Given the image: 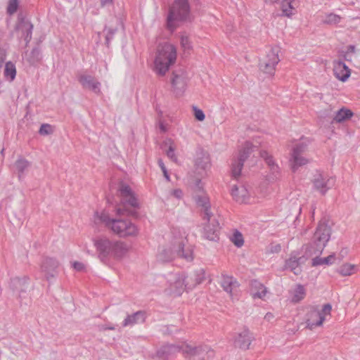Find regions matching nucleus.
I'll use <instances>...</instances> for the list:
<instances>
[{"label":"nucleus","mask_w":360,"mask_h":360,"mask_svg":"<svg viewBox=\"0 0 360 360\" xmlns=\"http://www.w3.org/2000/svg\"><path fill=\"white\" fill-rule=\"evenodd\" d=\"M180 45L184 54H190L193 49L192 41L190 37L186 34H182L180 37Z\"/></svg>","instance_id":"58836bf2"},{"label":"nucleus","mask_w":360,"mask_h":360,"mask_svg":"<svg viewBox=\"0 0 360 360\" xmlns=\"http://www.w3.org/2000/svg\"><path fill=\"white\" fill-rule=\"evenodd\" d=\"M341 17L337 14L330 13L325 15L322 22L326 25H336L340 22Z\"/></svg>","instance_id":"37998d69"},{"label":"nucleus","mask_w":360,"mask_h":360,"mask_svg":"<svg viewBox=\"0 0 360 360\" xmlns=\"http://www.w3.org/2000/svg\"><path fill=\"white\" fill-rule=\"evenodd\" d=\"M32 166L31 162L22 156H19L14 164L15 172L18 174L19 179L24 178L25 174Z\"/></svg>","instance_id":"bb28decb"},{"label":"nucleus","mask_w":360,"mask_h":360,"mask_svg":"<svg viewBox=\"0 0 360 360\" xmlns=\"http://www.w3.org/2000/svg\"><path fill=\"white\" fill-rule=\"evenodd\" d=\"M32 30L33 25L28 20L19 15L15 30L20 34V37L24 39L26 43L30 42L32 39Z\"/></svg>","instance_id":"2eb2a0df"},{"label":"nucleus","mask_w":360,"mask_h":360,"mask_svg":"<svg viewBox=\"0 0 360 360\" xmlns=\"http://www.w3.org/2000/svg\"><path fill=\"white\" fill-rule=\"evenodd\" d=\"M105 31L106 32V36H105L106 43L108 44L110 40L112 38V37L115 32V30H113L112 28H105Z\"/></svg>","instance_id":"09e8293b"},{"label":"nucleus","mask_w":360,"mask_h":360,"mask_svg":"<svg viewBox=\"0 0 360 360\" xmlns=\"http://www.w3.org/2000/svg\"><path fill=\"white\" fill-rule=\"evenodd\" d=\"M353 115L354 113L351 110L346 108H342L335 112L332 120V123H343L350 120Z\"/></svg>","instance_id":"2f4dec72"},{"label":"nucleus","mask_w":360,"mask_h":360,"mask_svg":"<svg viewBox=\"0 0 360 360\" xmlns=\"http://www.w3.org/2000/svg\"><path fill=\"white\" fill-rule=\"evenodd\" d=\"M93 242L98 257L102 262H105L110 257L121 259L129 251V246L124 242L112 240L105 236L98 237Z\"/></svg>","instance_id":"7ed1b4c3"},{"label":"nucleus","mask_w":360,"mask_h":360,"mask_svg":"<svg viewBox=\"0 0 360 360\" xmlns=\"http://www.w3.org/2000/svg\"><path fill=\"white\" fill-rule=\"evenodd\" d=\"M19 0H9L6 11L9 15L15 13L18 8Z\"/></svg>","instance_id":"a18cd8bd"},{"label":"nucleus","mask_w":360,"mask_h":360,"mask_svg":"<svg viewBox=\"0 0 360 360\" xmlns=\"http://www.w3.org/2000/svg\"><path fill=\"white\" fill-rule=\"evenodd\" d=\"M95 224H103L113 233L120 238L136 237L139 233L138 226L129 219H111L105 212H96L93 217Z\"/></svg>","instance_id":"f03ea898"},{"label":"nucleus","mask_w":360,"mask_h":360,"mask_svg":"<svg viewBox=\"0 0 360 360\" xmlns=\"http://www.w3.org/2000/svg\"><path fill=\"white\" fill-rule=\"evenodd\" d=\"M72 266L77 271H83L86 269L85 265L79 262H74Z\"/></svg>","instance_id":"8fccbe9b"},{"label":"nucleus","mask_w":360,"mask_h":360,"mask_svg":"<svg viewBox=\"0 0 360 360\" xmlns=\"http://www.w3.org/2000/svg\"><path fill=\"white\" fill-rule=\"evenodd\" d=\"M53 131L52 127L49 124H43L39 129V134L41 135H49Z\"/></svg>","instance_id":"49530a36"},{"label":"nucleus","mask_w":360,"mask_h":360,"mask_svg":"<svg viewBox=\"0 0 360 360\" xmlns=\"http://www.w3.org/2000/svg\"><path fill=\"white\" fill-rule=\"evenodd\" d=\"M221 287L226 292L233 297L235 292L237 290L238 284L236 280L233 277L224 276L222 278Z\"/></svg>","instance_id":"7c9ffc66"},{"label":"nucleus","mask_w":360,"mask_h":360,"mask_svg":"<svg viewBox=\"0 0 360 360\" xmlns=\"http://www.w3.org/2000/svg\"><path fill=\"white\" fill-rule=\"evenodd\" d=\"M195 202L202 209L203 219L210 221L211 212H210V204L207 198L204 195H198L195 198Z\"/></svg>","instance_id":"473e14b6"},{"label":"nucleus","mask_w":360,"mask_h":360,"mask_svg":"<svg viewBox=\"0 0 360 360\" xmlns=\"http://www.w3.org/2000/svg\"><path fill=\"white\" fill-rule=\"evenodd\" d=\"M233 199L239 203L251 202L252 194L245 185H235L231 189Z\"/></svg>","instance_id":"a211bd4d"},{"label":"nucleus","mask_w":360,"mask_h":360,"mask_svg":"<svg viewBox=\"0 0 360 360\" xmlns=\"http://www.w3.org/2000/svg\"><path fill=\"white\" fill-rule=\"evenodd\" d=\"M16 73L17 72L15 64L10 61L7 62L5 64L4 70V79L8 82H11L15 79Z\"/></svg>","instance_id":"f704fd0d"},{"label":"nucleus","mask_w":360,"mask_h":360,"mask_svg":"<svg viewBox=\"0 0 360 360\" xmlns=\"http://www.w3.org/2000/svg\"><path fill=\"white\" fill-rule=\"evenodd\" d=\"M195 118L198 121H203L205 118V115L203 111L197 107H193Z\"/></svg>","instance_id":"de8ad7c7"},{"label":"nucleus","mask_w":360,"mask_h":360,"mask_svg":"<svg viewBox=\"0 0 360 360\" xmlns=\"http://www.w3.org/2000/svg\"><path fill=\"white\" fill-rule=\"evenodd\" d=\"M306 259L304 257L299 256L297 254L292 253L289 259L285 261V269H289L295 275H299L301 271L300 264L304 263Z\"/></svg>","instance_id":"5701e85b"},{"label":"nucleus","mask_w":360,"mask_h":360,"mask_svg":"<svg viewBox=\"0 0 360 360\" xmlns=\"http://www.w3.org/2000/svg\"><path fill=\"white\" fill-rule=\"evenodd\" d=\"M58 266L59 262L54 258L47 257L43 260L41 269L47 280L54 277Z\"/></svg>","instance_id":"b1692460"},{"label":"nucleus","mask_w":360,"mask_h":360,"mask_svg":"<svg viewBox=\"0 0 360 360\" xmlns=\"http://www.w3.org/2000/svg\"><path fill=\"white\" fill-rule=\"evenodd\" d=\"M165 146H168V150L166 151L167 157L173 162L177 161V158L174 153L176 146L172 140L168 139L165 142Z\"/></svg>","instance_id":"a19ab883"},{"label":"nucleus","mask_w":360,"mask_h":360,"mask_svg":"<svg viewBox=\"0 0 360 360\" xmlns=\"http://www.w3.org/2000/svg\"><path fill=\"white\" fill-rule=\"evenodd\" d=\"M181 352V345H166L161 347L157 351V356L162 360H165L169 357V356L175 354L176 352Z\"/></svg>","instance_id":"cd10ccee"},{"label":"nucleus","mask_w":360,"mask_h":360,"mask_svg":"<svg viewBox=\"0 0 360 360\" xmlns=\"http://www.w3.org/2000/svg\"><path fill=\"white\" fill-rule=\"evenodd\" d=\"M186 290H189L186 281V274L184 273L176 274L171 276L167 281L165 292L172 296L177 297L183 294Z\"/></svg>","instance_id":"9d476101"},{"label":"nucleus","mask_w":360,"mask_h":360,"mask_svg":"<svg viewBox=\"0 0 360 360\" xmlns=\"http://www.w3.org/2000/svg\"><path fill=\"white\" fill-rule=\"evenodd\" d=\"M170 194L178 200L181 199L183 197V191L179 188L172 191Z\"/></svg>","instance_id":"3c124183"},{"label":"nucleus","mask_w":360,"mask_h":360,"mask_svg":"<svg viewBox=\"0 0 360 360\" xmlns=\"http://www.w3.org/2000/svg\"><path fill=\"white\" fill-rule=\"evenodd\" d=\"M333 72L335 77L342 82H345L351 75L349 68L340 60L333 62Z\"/></svg>","instance_id":"a878e982"},{"label":"nucleus","mask_w":360,"mask_h":360,"mask_svg":"<svg viewBox=\"0 0 360 360\" xmlns=\"http://www.w3.org/2000/svg\"><path fill=\"white\" fill-rule=\"evenodd\" d=\"M208 224L204 226L203 236L210 240H217L218 237L219 231V222L215 219H212V214L210 215V221L207 220Z\"/></svg>","instance_id":"393cba45"},{"label":"nucleus","mask_w":360,"mask_h":360,"mask_svg":"<svg viewBox=\"0 0 360 360\" xmlns=\"http://www.w3.org/2000/svg\"><path fill=\"white\" fill-rule=\"evenodd\" d=\"M349 49H350L352 52H354V49H355V47H354V46H349Z\"/></svg>","instance_id":"bf43d9fd"},{"label":"nucleus","mask_w":360,"mask_h":360,"mask_svg":"<svg viewBox=\"0 0 360 360\" xmlns=\"http://www.w3.org/2000/svg\"><path fill=\"white\" fill-rule=\"evenodd\" d=\"M101 6L105 7L113 3V0H100Z\"/></svg>","instance_id":"864d4df0"},{"label":"nucleus","mask_w":360,"mask_h":360,"mask_svg":"<svg viewBox=\"0 0 360 360\" xmlns=\"http://www.w3.org/2000/svg\"><path fill=\"white\" fill-rule=\"evenodd\" d=\"M205 280V271L200 268L195 270L190 275H186V281L188 290H193Z\"/></svg>","instance_id":"4be33fe9"},{"label":"nucleus","mask_w":360,"mask_h":360,"mask_svg":"<svg viewBox=\"0 0 360 360\" xmlns=\"http://www.w3.org/2000/svg\"><path fill=\"white\" fill-rule=\"evenodd\" d=\"M260 156L264 159L269 167V174L266 176V180L269 183H274L280 179L281 176V169L275 162L273 156L266 150L260 152Z\"/></svg>","instance_id":"9b49d317"},{"label":"nucleus","mask_w":360,"mask_h":360,"mask_svg":"<svg viewBox=\"0 0 360 360\" xmlns=\"http://www.w3.org/2000/svg\"><path fill=\"white\" fill-rule=\"evenodd\" d=\"M290 294L292 295L291 301L292 302L297 303L304 298L306 295V291L302 285L297 284L295 285V288L290 291Z\"/></svg>","instance_id":"c9c22d12"},{"label":"nucleus","mask_w":360,"mask_h":360,"mask_svg":"<svg viewBox=\"0 0 360 360\" xmlns=\"http://www.w3.org/2000/svg\"><path fill=\"white\" fill-rule=\"evenodd\" d=\"M307 148V143L304 141L297 143L292 148V169L293 172L297 169L298 167L307 165L309 160L304 157L302 156Z\"/></svg>","instance_id":"ddd939ff"},{"label":"nucleus","mask_w":360,"mask_h":360,"mask_svg":"<svg viewBox=\"0 0 360 360\" xmlns=\"http://www.w3.org/2000/svg\"><path fill=\"white\" fill-rule=\"evenodd\" d=\"M332 306L329 303L323 305L321 309L317 307H311L305 316L306 327L313 330L321 326L327 317L330 316Z\"/></svg>","instance_id":"6e6552de"},{"label":"nucleus","mask_w":360,"mask_h":360,"mask_svg":"<svg viewBox=\"0 0 360 360\" xmlns=\"http://www.w3.org/2000/svg\"><path fill=\"white\" fill-rule=\"evenodd\" d=\"M176 60V48L172 44L165 43L158 47L154 61V71L164 76Z\"/></svg>","instance_id":"20e7f679"},{"label":"nucleus","mask_w":360,"mask_h":360,"mask_svg":"<svg viewBox=\"0 0 360 360\" xmlns=\"http://www.w3.org/2000/svg\"><path fill=\"white\" fill-rule=\"evenodd\" d=\"M190 17V5L188 0H174L169 8L167 16V27L173 30L176 27V22L185 21Z\"/></svg>","instance_id":"423d86ee"},{"label":"nucleus","mask_w":360,"mask_h":360,"mask_svg":"<svg viewBox=\"0 0 360 360\" xmlns=\"http://www.w3.org/2000/svg\"><path fill=\"white\" fill-rule=\"evenodd\" d=\"M162 172H163V174H164V176L165 177V179L169 181H170V178H169V176L168 174V172H167V169H165V170H162Z\"/></svg>","instance_id":"13d9d810"},{"label":"nucleus","mask_w":360,"mask_h":360,"mask_svg":"<svg viewBox=\"0 0 360 360\" xmlns=\"http://www.w3.org/2000/svg\"><path fill=\"white\" fill-rule=\"evenodd\" d=\"M181 352L186 360H210L214 352L208 345L181 343Z\"/></svg>","instance_id":"0eeeda50"},{"label":"nucleus","mask_w":360,"mask_h":360,"mask_svg":"<svg viewBox=\"0 0 360 360\" xmlns=\"http://www.w3.org/2000/svg\"><path fill=\"white\" fill-rule=\"evenodd\" d=\"M158 165H159V166L160 167V168H161L162 171V170H165L166 167H165V165H164L163 161H162L161 159H159V160H158Z\"/></svg>","instance_id":"6e6d98bb"},{"label":"nucleus","mask_w":360,"mask_h":360,"mask_svg":"<svg viewBox=\"0 0 360 360\" xmlns=\"http://www.w3.org/2000/svg\"><path fill=\"white\" fill-rule=\"evenodd\" d=\"M281 250V246L279 244H271L269 248V251L271 253H278Z\"/></svg>","instance_id":"603ef678"},{"label":"nucleus","mask_w":360,"mask_h":360,"mask_svg":"<svg viewBox=\"0 0 360 360\" xmlns=\"http://www.w3.org/2000/svg\"><path fill=\"white\" fill-rule=\"evenodd\" d=\"M79 82L84 89L93 91L96 94L101 92V83L93 76L82 74L77 78Z\"/></svg>","instance_id":"6ab92c4d"},{"label":"nucleus","mask_w":360,"mask_h":360,"mask_svg":"<svg viewBox=\"0 0 360 360\" xmlns=\"http://www.w3.org/2000/svg\"><path fill=\"white\" fill-rule=\"evenodd\" d=\"M255 146L250 142H246L239 151L237 161L243 163L248 159L250 153L253 151Z\"/></svg>","instance_id":"e433bc0d"},{"label":"nucleus","mask_w":360,"mask_h":360,"mask_svg":"<svg viewBox=\"0 0 360 360\" xmlns=\"http://www.w3.org/2000/svg\"><path fill=\"white\" fill-rule=\"evenodd\" d=\"M9 288L16 294L20 302L26 300L28 296L29 283L25 278H14L11 279Z\"/></svg>","instance_id":"f8f14e48"},{"label":"nucleus","mask_w":360,"mask_h":360,"mask_svg":"<svg viewBox=\"0 0 360 360\" xmlns=\"http://www.w3.org/2000/svg\"><path fill=\"white\" fill-rule=\"evenodd\" d=\"M264 319L266 320H267L268 321H270L271 319H274V315H273V314L268 312L266 314Z\"/></svg>","instance_id":"5fc2aeb1"},{"label":"nucleus","mask_w":360,"mask_h":360,"mask_svg":"<svg viewBox=\"0 0 360 360\" xmlns=\"http://www.w3.org/2000/svg\"><path fill=\"white\" fill-rule=\"evenodd\" d=\"M146 318V312L138 311L132 314L127 315L122 322L123 327L132 326L135 324H140L145 322Z\"/></svg>","instance_id":"c85d7f7f"},{"label":"nucleus","mask_w":360,"mask_h":360,"mask_svg":"<svg viewBox=\"0 0 360 360\" xmlns=\"http://www.w3.org/2000/svg\"><path fill=\"white\" fill-rule=\"evenodd\" d=\"M172 84L176 94H181L186 87V78L181 75H174Z\"/></svg>","instance_id":"72a5a7b5"},{"label":"nucleus","mask_w":360,"mask_h":360,"mask_svg":"<svg viewBox=\"0 0 360 360\" xmlns=\"http://www.w3.org/2000/svg\"><path fill=\"white\" fill-rule=\"evenodd\" d=\"M278 53L279 48L273 47L259 60V68L263 73L269 75L274 74L276 67L280 61Z\"/></svg>","instance_id":"1a4fd4ad"},{"label":"nucleus","mask_w":360,"mask_h":360,"mask_svg":"<svg viewBox=\"0 0 360 360\" xmlns=\"http://www.w3.org/2000/svg\"><path fill=\"white\" fill-rule=\"evenodd\" d=\"M119 191L121 200L116 208L117 214L135 216L136 209L139 207L136 194L128 185L124 184L120 185Z\"/></svg>","instance_id":"39448f33"},{"label":"nucleus","mask_w":360,"mask_h":360,"mask_svg":"<svg viewBox=\"0 0 360 360\" xmlns=\"http://www.w3.org/2000/svg\"><path fill=\"white\" fill-rule=\"evenodd\" d=\"M314 188L321 194L324 195L335 184V180L332 177H328L323 174L318 173L314 176L312 180Z\"/></svg>","instance_id":"4468645a"},{"label":"nucleus","mask_w":360,"mask_h":360,"mask_svg":"<svg viewBox=\"0 0 360 360\" xmlns=\"http://www.w3.org/2000/svg\"><path fill=\"white\" fill-rule=\"evenodd\" d=\"M254 340V336L248 328H243L239 332L234 340L236 347L242 349H248Z\"/></svg>","instance_id":"aec40b11"},{"label":"nucleus","mask_w":360,"mask_h":360,"mask_svg":"<svg viewBox=\"0 0 360 360\" xmlns=\"http://www.w3.org/2000/svg\"><path fill=\"white\" fill-rule=\"evenodd\" d=\"M356 269V266L354 264L345 263L342 264L338 272L340 274H341L343 276H347L352 275Z\"/></svg>","instance_id":"ea45409f"},{"label":"nucleus","mask_w":360,"mask_h":360,"mask_svg":"<svg viewBox=\"0 0 360 360\" xmlns=\"http://www.w3.org/2000/svg\"><path fill=\"white\" fill-rule=\"evenodd\" d=\"M295 0H283L281 3V9L282 15L286 17H291L295 14V8L292 6V2Z\"/></svg>","instance_id":"4c0bfd02"},{"label":"nucleus","mask_w":360,"mask_h":360,"mask_svg":"<svg viewBox=\"0 0 360 360\" xmlns=\"http://www.w3.org/2000/svg\"><path fill=\"white\" fill-rule=\"evenodd\" d=\"M115 329V328L112 326H102L101 330H114Z\"/></svg>","instance_id":"4d7b16f0"},{"label":"nucleus","mask_w":360,"mask_h":360,"mask_svg":"<svg viewBox=\"0 0 360 360\" xmlns=\"http://www.w3.org/2000/svg\"><path fill=\"white\" fill-rule=\"evenodd\" d=\"M174 248H176V258L183 259L186 262L193 260V248L191 245H186L184 239L175 240Z\"/></svg>","instance_id":"f3484780"},{"label":"nucleus","mask_w":360,"mask_h":360,"mask_svg":"<svg viewBox=\"0 0 360 360\" xmlns=\"http://www.w3.org/2000/svg\"><path fill=\"white\" fill-rule=\"evenodd\" d=\"M210 165L209 154L202 150H198L195 158V167L198 174L201 176L206 174L207 170L210 168Z\"/></svg>","instance_id":"dca6fc26"},{"label":"nucleus","mask_w":360,"mask_h":360,"mask_svg":"<svg viewBox=\"0 0 360 360\" xmlns=\"http://www.w3.org/2000/svg\"><path fill=\"white\" fill-rule=\"evenodd\" d=\"M231 241L236 246L241 247L244 243L243 235L239 231H236L233 235Z\"/></svg>","instance_id":"c03bdc74"},{"label":"nucleus","mask_w":360,"mask_h":360,"mask_svg":"<svg viewBox=\"0 0 360 360\" xmlns=\"http://www.w3.org/2000/svg\"><path fill=\"white\" fill-rule=\"evenodd\" d=\"M243 164L241 162L235 160L231 165V176L234 179H238L241 174V170L243 167Z\"/></svg>","instance_id":"79ce46f5"},{"label":"nucleus","mask_w":360,"mask_h":360,"mask_svg":"<svg viewBox=\"0 0 360 360\" xmlns=\"http://www.w3.org/2000/svg\"><path fill=\"white\" fill-rule=\"evenodd\" d=\"M331 233V229L325 219L320 221L316 232L314 233L312 243L308 247L306 254L308 257L316 256L312 259V266L329 265L335 262V255H330L327 257L321 258V255L328 242Z\"/></svg>","instance_id":"f257e3e1"},{"label":"nucleus","mask_w":360,"mask_h":360,"mask_svg":"<svg viewBox=\"0 0 360 360\" xmlns=\"http://www.w3.org/2000/svg\"><path fill=\"white\" fill-rule=\"evenodd\" d=\"M176 258L174 242L160 248L157 255V259L161 262H168Z\"/></svg>","instance_id":"412c9836"},{"label":"nucleus","mask_w":360,"mask_h":360,"mask_svg":"<svg viewBox=\"0 0 360 360\" xmlns=\"http://www.w3.org/2000/svg\"><path fill=\"white\" fill-rule=\"evenodd\" d=\"M250 292L254 298L264 299L266 295V288L258 281H252L250 284Z\"/></svg>","instance_id":"c756f323"}]
</instances>
